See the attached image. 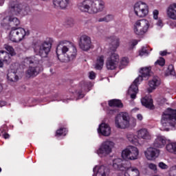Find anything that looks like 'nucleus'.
<instances>
[{
    "label": "nucleus",
    "mask_w": 176,
    "mask_h": 176,
    "mask_svg": "<svg viewBox=\"0 0 176 176\" xmlns=\"http://www.w3.org/2000/svg\"><path fill=\"white\" fill-rule=\"evenodd\" d=\"M96 173V176H108L109 175V169L104 166H100L98 168L96 166L94 168V173Z\"/></svg>",
    "instance_id": "obj_20"
},
{
    "label": "nucleus",
    "mask_w": 176,
    "mask_h": 176,
    "mask_svg": "<svg viewBox=\"0 0 176 176\" xmlns=\"http://www.w3.org/2000/svg\"><path fill=\"white\" fill-rule=\"evenodd\" d=\"M71 3V0H53V5L56 9H67Z\"/></svg>",
    "instance_id": "obj_18"
},
{
    "label": "nucleus",
    "mask_w": 176,
    "mask_h": 176,
    "mask_svg": "<svg viewBox=\"0 0 176 176\" xmlns=\"http://www.w3.org/2000/svg\"><path fill=\"white\" fill-rule=\"evenodd\" d=\"M137 134L138 139L151 140L152 138V135L146 129H141L140 130L138 131Z\"/></svg>",
    "instance_id": "obj_23"
},
{
    "label": "nucleus",
    "mask_w": 176,
    "mask_h": 176,
    "mask_svg": "<svg viewBox=\"0 0 176 176\" xmlns=\"http://www.w3.org/2000/svg\"><path fill=\"white\" fill-rule=\"evenodd\" d=\"M169 176H176V165L173 166L169 169Z\"/></svg>",
    "instance_id": "obj_37"
},
{
    "label": "nucleus",
    "mask_w": 176,
    "mask_h": 176,
    "mask_svg": "<svg viewBox=\"0 0 176 176\" xmlns=\"http://www.w3.org/2000/svg\"><path fill=\"white\" fill-rule=\"evenodd\" d=\"M87 86H88V89H90V87H93V83L88 82Z\"/></svg>",
    "instance_id": "obj_56"
},
{
    "label": "nucleus",
    "mask_w": 176,
    "mask_h": 176,
    "mask_svg": "<svg viewBox=\"0 0 176 176\" xmlns=\"http://www.w3.org/2000/svg\"><path fill=\"white\" fill-rule=\"evenodd\" d=\"M161 123L163 127H174L176 124V109L168 108L162 116Z\"/></svg>",
    "instance_id": "obj_4"
},
{
    "label": "nucleus",
    "mask_w": 176,
    "mask_h": 176,
    "mask_svg": "<svg viewBox=\"0 0 176 176\" xmlns=\"http://www.w3.org/2000/svg\"><path fill=\"white\" fill-rule=\"evenodd\" d=\"M155 148H163L166 145V139L163 136H157L153 143Z\"/></svg>",
    "instance_id": "obj_29"
},
{
    "label": "nucleus",
    "mask_w": 176,
    "mask_h": 176,
    "mask_svg": "<svg viewBox=\"0 0 176 176\" xmlns=\"http://www.w3.org/2000/svg\"><path fill=\"white\" fill-rule=\"evenodd\" d=\"M168 72H170V75H175V72L174 71V66H173V65H168Z\"/></svg>",
    "instance_id": "obj_40"
},
{
    "label": "nucleus",
    "mask_w": 176,
    "mask_h": 176,
    "mask_svg": "<svg viewBox=\"0 0 176 176\" xmlns=\"http://www.w3.org/2000/svg\"><path fill=\"white\" fill-rule=\"evenodd\" d=\"M151 67H142L140 69V75L135 78L128 90V94L130 96L132 100H135V98L137 97V93H138V85H140V82H142L143 79L146 80V79L151 76Z\"/></svg>",
    "instance_id": "obj_3"
},
{
    "label": "nucleus",
    "mask_w": 176,
    "mask_h": 176,
    "mask_svg": "<svg viewBox=\"0 0 176 176\" xmlns=\"http://www.w3.org/2000/svg\"><path fill=\"white\" fill-rule=\"evenodd\" d=\"M105 3L102 0H84L78 3V9L89 14H96L102 12Z\"/></svg>",
    "instance_id": "obj_2"
},
{
    "label": "nucleus",
    "mask_w": 176,
    "mask_h": 176,
    "mask_svg": "<svg viewBox=\"0 0 176 176\" xmlns=\"http://www.w3.org/2000/svg\"><path fill=\"white\" fill-rule=\"evenodd\" d=\"M153 19H155V20H157V16H159V10H155L153 12Z\"/></svg>",
    "instance_id": "obj_45"
},
{
    "label": "nucleus",
    "mask_w": 176,
    "mask_h": 176,
    "mask_svg": "<svg viewBox=\"0 0 176 176\" xmlns=\"http://www.w3.org/2000/svg\"><path fill=\"white\" fill-rule=\"evenodd\" d=\"M2 171V168H0V173Z\"/></svg>",
    "instance_id": "obj_60"
},
{
    "label": "nucleus",
    "mask_w": 176,
    "mask_h": 176,
    "mask_svg": "<svg viewBox=\"0 0 176 176\" xmlns=\"http://www.w3.org/2000/svg\"><path fill=\"white\" fill-rule=\"evenodd\" d=\"M149 29V21L146 19H140L135 23L133 31L136 35L140 36L145 35Z\"/></svg>",
    "instance_id": "obj_7"
},
{
    "label": "nucleus",
    "mask_w": 176,
    "mask_h": 176,
    "mask_svg": "<svg viewBox=\"0 0 176 176\" xmlns=\"http://www.w3.org/2000/svg\"><path fill=\"white\" fill-rule=\"evenodd\" d=\"M43 71V67L41 64H37L36 66L30 67L26 71V76L31 78L39 75Z\"/></svg>",
    "instance_id": "obj_15"
},
{
    "label": "nucleus",
    "mask_w": 176,
    "mask_h": 176,
    "mask_svg": "<svg viewBox=\"0 0 176 176\" xmlns=\"http://www.w3.org/2000/svg\"><path fill=\"white\" fill-rule=\"evenodd\" d=\"M166 15L170 20H176V3L171 4L168 7Z\"/></svg>",
    "instance_id": "obj_21"
},
{
    "label": "nucleus",
    "mask_w": 176,
    "mask_h": 176,
    "mask_svg": "<svg viewBox=\"0 0 176 176\" xmlns=\"http://www.w3.org/2000/svg\"><path fill=\"white\" fill-rule=\"evenodd\" d=\"M77 94L78 95L79 98H83V97H85V95L82 94V91H78Z\"/></svg>",
    "instance_id": "obj_52"
},
{
    "label": "nucleus",
    "mask_w": 176,
    "mask_h": 176,
    "mask_svg": "<svg viewBox=\"0 0 176 176\" xmlns=\"http://www.w3.org/2000/svg\"><path fill=\"white\" fill-rule=\"evenodd\" d=\"M79 47L81 50L87 52L91 49V38L87 35H83L80 38Z\"/></svg>",
    "instance_id": "obj_14"
},
{
    "label": "nucleus",
    "mask_w": 176,
    "mask_h": 176,
    "mask_svg": "<svg viewBox=\"0 0 176 176\" xmlns=\"http://www.w3.org/2000/svg\"><path fill=\"white\" fill-rule=\"evenodd\" d=\"M160 78L158 76H154L152 80L148 82L149 89L148 93H152L153 90H155L156 87L160 86Z\"/></svg>",
    "instance_id": "obj_22"
},
{
    "label": "nucleus",
    "mask_w": 176,
    "mask_h": 176,
    "mask_svg": "<svg viewBox=\"0 0 176 176\" xmlns=\"http://www.w3.org/2000/svg\"><path fill=\"white\" fill-rule=\"evenodd\" d=\"M90 89H89L88 91H89Z\"/></svg>",
    "instance_id": "obj_62"
},
{
    "label": "nucleus",
    "mask_w": 176,
    "mask_h": 176,
    "mask_svg": "<svg viewBox=\"0 0 176 176\" xmlns=\"http://www.w3.org/2000/svg\"><path fill=\"white\" fill-rule=\"evenodd\" d=\"M104 19L106 20V23H109V21H112L113 20V16L109 14L104 16Z\"/></svg>",
    "instance_id": "obj_42"
},
{
    "label": "nucleus",
    "mask_w": 176,
    "mask_h": 176,
    "mask_svg": "<svg viewBox=\"0 0 176 176\" xmlns=\"http://www.w3.org/2000/svg\"><path fill=\"white\" fill-rule=\"evenodd\" d=\"M67 25L72 27L74 25V20L72 18H69L67 20Z\"/></svg>",
    "instance_id": "obj_46"
},
{
    "label": "nucleus",
    "mask_w": 176,
    "mask_h": 176,
    "mask_svg": "<svg viewBox=\"0 0 176 176\" xmlns=\"http://www.w3.org/2000/svg\"><path fill=\"white\" fill-rule=\"evenodd\" d=\"M10 54L6 51H0V60H2L4 64H10L12 63V58Z\"/></svg>",
    "instance_id": "obj_27"
},
{
    "label": "nucleus",
    "mask_w": 176,
    "mask_h": 176,
    "mask_svg": "<svg viewBox=\"0 0 176 176\" xmlns=\"http://www.w3.org/2000/svg\"><path fill=\"white\" fill-rule=\"evenodd\" d=\"M5 3V0H0V6H2Z\"/></svg>",
    "instance_id": "obj_57"
},
{
    "label": "nucleus",
    "mask_w": 176,
    "mask_h": 176,
    "mask_svg": "<svg viewBox=\"0 0 176 176\" xmlns=\"http://www.w3.org/2000/svg\"><path fill=\"white\" fill-rule=\"evenodd\" d=\"M98 132L104 135V137H108L111 135V126L107 124L102 123L98 129Z\"/></svg>",
    "instance_id": "obj_19"
},
{
    "label": "nucleus",
    "mask_w": 176,
    "mask_h": 176,
    "mask_svg": "<svg viewBox=\"0 0 176 176\" xmlns=\"http://www.w3.org/2000/svg\"><path fill=\"white\" fill-rule=\"evenodd\" d=\"M109 57L107 58L106 67L107 69H116L119 63V55L115 52H109Z\"/></svg>",
    "instance_id": "obj_12"
},
{
    "label": "nucleus",
    "mask_w": 176,
    "mask_h": 176,
    "mask_svg": "<svg viewBox=\"0 0 176 176\" xmlns=\"http://www.w3.org/2000/svg\"><path fill=\"white\" fill-rule=\"evenodd\" d=\"M8 8L14 14H21V13L24 12L25 6L19 3L16 0H11L9 3Z\"/></svg>",
    "instance_id": "obj_13"
},
{
    "label": "nucleus",
    "mask_w": 176,
    "mask_h": 176,
    "mask_svg": "<svg viewBox=\"0 0 176 176\" xmlns=\"http://www.w3.org/2000/svg\"><path fill=\"white\" fill-rule=\"evenodd\" d=\"M126 138L129 142H131V144H138V136L134 135V133H128L126 135Z\"/></svg>",
    "instance_id": "obj_33"
},
{
    "label": "nucleus",
    "mask_w": 176,
    "mask_h": 176,
    "mask_svg": "<svg viewBox=\"0 0 176 176\" xmlns=\"http://www.w3.org/2000/svg\"><path fill=\"white\" fill-rule=\"evenodd\" d=\"M134 12L138 17H145L149 13V8L146 3L139 1L134 5Z\"/></svg>",
    "instance_id": "obj_10"
},
{
    "label": "nucleus",
    "mask_w": 176,
    "mask_h": 176,
    "mask_svg": "<svg viewBox=\"0 0 176 176\" xmlns=\"http://www.w3.org/2000/svg\"><path fill=\"white\" fill-rule=\"evenodd\" d=\"M129 64V59L126 57L122 58L121 60V65H127Z\"/></svg>",
    "instance_id": "obj_43"
},
{
    "label": "nucleus",
    "mask_w": 176,
    "mask_h": 176,
    "mask_svg": "<svg viewBox=\"0 0 176 176\" xmlns=\"http://www.w3.org/2000/svg\"><path fill=\"white\" fill-rule=\"evenodd\" d=\"M162 130H163L164 131H168L169 129L168 127L165 128V129H162Z\"/></svg>",
    "instance_id": "obj_58"
},
{
    "label": "nucleus",
    "mask_w": 176,
    "mask_h": 176,
    "mask_svg": "<svg viewBox=\"0 0 176 176\" xmlns=\"http://www.w3.org/2000/svg\"><path fill=\"white\" fill-rule=\"evenodd\" d=\"M89 78V79H95L96 78V73H94V72H90Z\"/></svg>",
    "instance_id": "obj_47"
},
{
    "label": "nucleus",
    "mask_w": 176,
    "mask_h": 176,
    "mask_svg": "<svg viewBox=\"0 0 176 176\" xmlns=\"http://www.w3.org/2000/svg\"><path fill=\"white\" fill-rule=\"evenodd\" d=\"M26 9H28V7H26Z\"/></svg>",
    "instance_id": "obj_61"
},
{
    "label": "nucleus",
    "mask_w": 176,
    "mask_h": 176,
    "mask_svg": "<svg viewBox=\"0 0 176 176\" xmlns=\"http://www.w3.org/2000/svg\"><path fill=\"white\" fill-rule=\"evenodd\" d=\"M115 146V143L112 141L106 140L102 143L100 147L97 150L96 153L100 157L108 156L112 152V149Z\"/></svg>",
    "instance_id": "obj_8"
},
{
    "label": "nucleus",
    "mask_w": 176,
    "mask_h": 176,
    "mask_svg": "<svg viewBox=\"0 0 176 176\" xmlns=\"http://www.w3.org/2000/svg\"><path fill=\"white\" fill-rule=\"evenodd\" d=\"M135 124H137V122H136L135 120H133V126H135Z\"/></svg>",
    "instance_id": "obj_59"
},
{
    "label": "nucleus",
    "mask_w": 176,
    "mask_h": 176,
    "mask_svg": "<svg viewBox=\"0 0 176 176\" xmlns=\"http://www.w3.org/2000/svg\"><path fill=\"white\" fill-rule=\"evenodd\" d=\"M159 168H162V170H167V168H168V166H167V164H164V162H160Z\"/></svg>",
    "instance_id": "obj_41"
},
{
    "label": "nucleus",
    "mask_w": 176,
    "mask_h": 176,
    "mask_svg": "<svg viewBox=\"0 0 176 176\" xmlns=\"http://www.w3.org/2000/svg\"><path fill=\"white\" fill-rule=\"evenodd\" d=\"M157 25H158V27H162L163 25V21L159 19L157 22Z\"/></svg>",
    "instance_id": "obj_51"
},
{
    "label": "nucleus",
    "mask_w": 176,
    "mask_h": 176,
    "mask_svg": "<svg viewBox=\"0 0 176 176\" xmlns=\"http://www.w3.org/2000/svg\"><path fill=\"white\" fill-rule=\"evenodd\" d=\"M8 81L12 83H16L19 79V74L16 72H9L7 74Z\"/></svg>",
    "instance_id": "obj_28"
},
{
    "label": "nucleus",
    "mask_w": 176,
    "mask_h": 176,
    "mask_svg": "<svg viewBox=\"0 0 176 176\" xmlns=\"http://www.w3.org/2000/svg\"><path fill=\"white\" fill-rule=\"evenodd\" d=\"M28 35H30V32L25 31V29L13 27L10 32V39L12 42L19 43L25 39V36H28Z\"/></svg>",
    "instance_id": "obj_5"
},
{
    "label": "nucleus",
    "mask_w": 176,
    "mask_h": 176,
    "mask_svg": "<svg viewBox=\"0 0 176 176\" xmlns=\"http://www.w3.org/2000/svg\"><path fill=\"white\" fill-rule=\"evenodd\" d=\"M148 168L151 170H153V171H156V170H157V166L155 164H148Z\"/></svg>",
    "instance_id": "obj_44"
},
{
    "label": "nucleus",
    "mask_w": 176,
    "mask_h": 176,
    "mask_svg": "<svg viewBox=\"0 0 176 176\" xmlns=\"http://www.w3.org/2000/svg\"><path fill=\"white\" fill-rule=\"evenodd\" d=\"M3 67V60L2 59H0V68Z\"/></svg>",
    "instance_id": "obj_55"
},
{
    "label": "nucleus",
    "mask_w": 176,
    "mask_h": 176,
    "mask_svg": "<svg viewBox=\"0 0 176 176\" xmlns=\"http://www.w3.org/2000/svg\"><path fill=\"white\" fill-rule=\"evenodd\" d=\"M68 131L65 128H60L56 131V135H67Z\"/></svg>",
    "instance_id": "obj_36"
},
{
    "label": "nucleus",
    "mask_w": 176,
    "mask_h": 176,
    "mask_svg": "<svg viewBox=\"0 0 176 176\" xmlns=\"http://www.w3.org/2000/svg\"><path fill=\"white\" fill-rule=\"evenodd\" d=\"M109 107H112L113 108H115V107H116L117 108H123V103H122L120 100L116 99L109 100Z\"/></svg>",
    "instance_id": "obj_32"
},
{
    "label": "nucleus",
    "mask_w": 176,
    "mask_h": 176,
    "mask_svg": "<svg viewBox=\"0 0 176 176\" xmlns=\"http://www.w3.org/2000/svg\"><path fill=\"white\" fill-rule=\"evenodd\" d=\"M155 65H160V67H163L164 64H166V60L164 58H160L155 63Z\"/></svg>",
    "instance_id": "obj_38"
},
{
    "label": "nucleus",
    "mask_w": 176,
    "mask_h": 176,
    "mask_svg": "<svg viewBox=\"0 0 176 176\" xmlns=\"http://www.w3.org/2000/svg\"><path fill=\"white\" fill-rule=\"evenodd\" d=\"M139 55L142 56H148V50H146V47H142V50L139 52Z\"/></svg>",
    "instance_id": "obj_39"
},
{
    "label": "nucleus",
    "mask_w": 176,
    "mask_h": 176,
    "mask_svg": "<svg viewBox=\"0 0 176 176\" xmlns=\"http://www.w3.org/2000/svg\"><path fill=\"white\" fill-rule=\"evenodd\" d=\"M104 67V56L101 55L98 56L95 65L96 69H102Z\"/></svg>",
    "instance_id": "obj_31"
},
{
    "label": "nucleus",
    "mask_w": 176,
    "mask_h": 176,
    "mask_svg": "<svg viewBox=\"0 0 176 176\" xmlns=\"http://www.w3.org/2000/svg\"><path fill=\"white\" fill-rule=\"evenodd\" d=\"M52 49V43L50 41H45L41 45L34 46V52L38 53L41 57H47Z\"/></svg>",
    "instance_id": "obj_11"
},
{
    "label": "nucleus",
    "mask_w": 176,
    "mask_h": 176,
    "mask_svg": "<svg viewBox=\"0 0 176 176\" xmlns=\"http://www.w3.org/2000/svg\"><path fill=\"white\" fill-rule=\"evenodd\" d=\"M160 56H167V54H168V52H167L166 50H164V51H161L160 52Z\"/></svg>",
    "instance_id": "obj_49"
},
{
    "label": "nucleus",
    "mask_w": 176,
    "mask_h": 176,
    "mask_svg": "<svg viewBox=\"0 0 176 176\" xmlns=\"http://www.w3.org/2000/svg\"><path fill=\"white\" fill-rule=\"evenodd\" d=\"M141 102L146 108H148L149 109L153 108V100H152V97L151 96H145L141 100Z\"/></svg>",
    "instance_id": "obj_26"
},
{
    "label": "nucleus",
    "mask_w": 176,
    "mask_h": 176,
    "mask_svg": "<svg viewBox=\"0 0 176 176\" xmlns=\"http://www.w3.org/2000/svg\"><path fill=\"white\" fill-rule=\"evenodd\" d=\"M3 23L8 21V24L12 28L14 26L17 27V25H20V20L14 16H7L3 19Z\"/></svg>",
    "instance_id": "obj_25"
},
{
    "label": "nucleus",
    "mask_w": 176,
    "mask_h": 176,
    "mask_svg": "<svg viewBox=\"0 0 176 176\" xmlns=\"http://www.w3.org/2000/svg\"><path fill=\"white\" fill-rule=\"evenodd\" d=\"M160 153L159 149L154 147H149L144 152V155L148 160H155L156 157H159Z\"/></svg>",
    "instance_id": "obj_17"
},
{
    "label": "nucleus",
    "mask_w": 176,
    "mask_h": 176,
    "mask_svg": "<svg viewBox=\"0 0 176 176\" xmlns=\"http://www.w3.org/2000/svg\"><path fill=\"white\" fill-rule=\"evenodd\" d=\"M56 54L62 63H69L76 58L78 50L74 43L68 41H61L56 47Z\"/></svg>",
    "instance_id": "obj_1"
},
{
    "label": "nucleus",
    "mask_w": 176,
    "mask_h": 176,
    "mask_svg": "<svg viewBox=\"0 0 176 176\" xmlns=\"http://www.w3.org/2000/svg\"><path fill=\"white\" fill-rule=\"evenodd\" d=\"M113 167L115 170H120V171H125L126 170V166L123 164V160L120 158L113 160Z\"/></svg>",
    "instance_id": "obj_24"
},
{
    "label": "nucleus",
    "mask_w": 176,
    "mask_h": 176,
    "mask_svg": "<svg viewBox=\"0 0 176 176\" xmlns=\"http://www.w3.org/2000/svg\"><path fill=\"white\" fill-rule=\"evenodd\" d=\"M166 151L176 155V143H170L166 145Z\"/></svg>",
    "instance_id": "obj_34"
},
{
    "label": "nucleus",
    "mask_w": 176,
    "mask_h": 176,
    "mask_svg": "<svg viewBox=\"0 0 176 176\" xmlns=\"http://www.w3.org/2000/svg\"><path fill=\"white\" fill-rule=\"evenodd\" d=\"M98 23H102V22L106 23L105 16H104V17H102V18H99V19H98Z\"/></svg>",
    "instance_id": "obj_50"
},
{
    "label": "nucleus",
    "mask_w": 176,
    "mask_h": 176,
    "mask_svg": "<svg viewBox=\"0 0 176 176\" xmlns=\"http://www.w3.org/2000/svg\"><path fill=\"white\" fill-rule=\"evenodd\" d=\"M106 41L109 43V48L112 51L111 53H115L116 49L120 46V39L117 36L107 37Z\"/></svg>",
    "instance_id": "obj_16"
},
{
    "label": "nucleus",
    "mask_w": 176,
    "mask_h": 176,
    "mask_svg": "<svg viewBox=\"0 0 176 176\" xmlns=\"http://www.w3.org/2000/svg\"><path fill=\"white\" fill-rule=\"evenodd\" d=\"M115 126L117 129H127L130 126V117L127 113H120L115 118Z\"/></svg>",
    "instance_id": "obj_6"
},
{
    "label": "nucleus",
    "mask_w": 176,
    "mask_h": 176,
    "mask_svg": "<svg viewBox=\"0 0 176 176\" xmlns=\"http://www.w3.org/2000/svg\"><path fill=\"white\" fill-rule=\"evenodd\" d=\"M137 119H138V120H142V119H143L142 115H141V114H138V115H137Z\"/></svg>",
    "instance_id": "obj_54"
},
{
    "label": "nucleus",
    "mask_w": 176,
    "mask_h": 176,
    "mask_svg": "<svg viewBox=\"0 0 176 176\" xmlns=\"http://www.w3.org/2000/svg\"><path fill=\"white\" fill-rule=\"evenodd\" d=\"M38 63H39V60H38V58H36L35 56L27 57L23 60L24 65H28L30 64H38Z\"/></svg>",
    "instance_id": "obj_30"
},
{
    "label": "nucleus",
    "mask_w": 176,
    "mask_h": 176,
    "mask_svg": "<svg viewBox=\"0 0 176 176\" xmlns=\"http://www.w3.org/2000/svg\"><path fill=\"white\" fill-rule=\"evenodd\" d=\"M3 136V138H5V140H8V138L10 137V135L8 133H4Z\"/></svg>",
    "instance_id": "obj_53"
},
{
    "label": "nucleus",
    "mask_w": 176,
    "mask_h": 176,
    "mask_svg": "<svg viewBox=\"0 0 176 176\" xmlns=\"http://www.w3.org/2000/svg\"><path fill=\"white\" fill-rule=\"evenodd\" d=\"M4 49H6V50H7V52H8V53L11 56H16V52H14V49H13V47L10 46L8 44H5Z\"/></svg>",
    "instance_id": "obj_35"
},
{
    "label": "nucleus",
    "mask_w": 176,
    "mask_h": 176,
    "mask_svg": "<svg viewBox=\"0 0 176 176\" xmlns=\"http://www.w3.org/2000/svg\"><path fill=\"white\" fill-rule=\"evenodd\" d=\"M131 45L132 47H134V46H136V45H138V41L137 40H133L131 43Z\"/></svg>",
    "instance_id": "obj_48"
},
{
    "label": "nucleus",
    "mask_w": 176,
    "mask_h": 176,
    "mask_svg": "<svg viewBox=\"0 0 176 176\" xmlns=\"http://www.w3.org/2000/svg\"><path fill=\"white\" fill-rule=\"evenodd\" d=\"M140 152L138 148L133 146H129L122 152V157L125 160H137Z\"/></svg>",
    "instance_id": "obj_9"
}]
</instances>
